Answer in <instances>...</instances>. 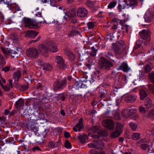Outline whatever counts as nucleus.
<instances>
[{"label": "nucleus", "mask_w": 154, "mask_h": 154, "mask_svg": "<svg viewBox=\"0 0 154 154\" xmlns=\"http://www.w3.org/2000/svg\"><path fill=\"white\" fill-rule=\"evenodd\" d=\"M122 116L125 118H127L129 117L128 109L125 108L122 111Z\"/></svg>", "instance_id": "nucleus-31"}, {"label": "nucleus", "mask_w": 154, "mask_h": 154, "mask_svg": "<svg viewBox=\"0 0 154 154\" xmlns=\"http://www.w3.org/2000/svg\"><path fill=\"white\" fill-rule=\"evenodd\" d=\"M129 4H128L130 7L133 6H135L137 5L136 0H129Z\"/></svg>", "instance_id": "nucleus-43"}, {"label": "nucleus", "mask_w": 154, "mask_h": 154, "mask_svg": "<svg viewBox=\"0 0 154 154\" xmlns=\"http://www.w3.org/2000/svg\"><path fill=\"white\" fill-rule=\"evenodd\" d=\"M34 125V123L30 121L28 122L26 124L27 128L29 130L33 131L35 132L37 130V128Z\"/></svg>", "instance_id": "nucleus-20"}, {"label": "nucleus", "mask_w": 154, "mask_h": 154, "mask_svg": "<svg viewBox=\"0 0 154 154\" xmlns=\"http://www.w3.org/2000/svg\"><path fill=\"white\" fill-rule=\"evenodd\" d=\"M140 137V134L139 133H135L131 136V138L134 140H138Z\"/></svg>", "instance_id": "nucleus-34"}, {"label": "nucleus", "mask_w": 154, "mask_h": 154, "mask_svg": "<svg viewBox=\"0 0 154 154\" xmlns=\"http://www.w3.org/2000/svg\"><path fill=\"white\" fill-rule=\"evenodd\" d=\"M21 75V71L20 69L18 70L14 73V78L17 79V82H18Z\"/></svg>", "instance_id": "nucleus-28"}, {"label": "nucleus", "mask_w": 154, "mask_h": 154, "mask_svg": "<svg viewBox=\"0 0 154 154\" xmlns=\"http://www.w3.org/2000/svg\"><path fill=\"white\" fill-rule=\"evenodd\" d=\"M38 32L35 31H28L26 32V36L29 38H34L35 37Z\"/></svg>", "instance_id": "nucleus-21"}, {"label": "nucleus", "mask_w": 154, "mask_h": 154, "mask_svg": "<svg viewBox=\"0 0 154 154\" xmlns=\"http://www.w3.org/2000/svg\"><path fill=\"white\" fill-rule=\"evenodd\" d=\"M1 50L5 55L6 57L8 55L10 54L9 53L8 51L2 47L1 48Z\"/></svg>", "instance_id": "nucleus-51"}, {"label": "nucleus", "mask_w": 154, "mask_h": 154, "mask_svg": "<svg viewBox=\"0 0 154 154\" xmlns=\"http://www.w3.org/2000/svg\"><path fill=\"white\" fill-rule=\"evenodd\" d=\"M93 142L96 144V145H97L101 147H103L104 145V143L102 140H94Z\"/></svg>", "instance_id": "nucleus-36"}, {"label": "nucleus", "mask_w": 154, "mask_h": 154, "mask_svg": "<svg viewBox=\"0 0 154 154\" xmlns=\"http://www.w3.org/2000/svg\"><path fill=\"white\" fill-rule=\"evenodd\" d=\"M121 133L120 131L116 130L112 133L110 136L112 138H115L120 136Z\"/></svg>", "instance_id": "nucleus-29"}, {"label": "nucleus", "mask_w": 154, "mask_h": 154, "mask_svg": "<svg viewBox=\"0 0 154 154\" xmlns=\"http://www.w3.org/2000/svg\"><path fill=\"white\" fill-rule=\"evenodd\" d=\"M128 111L129 117L133 115L134 114H135L137 111V110L136 109L133 108H131L130 109H128Z\"/></svg>", "instance_id": "nucleus-40"}, {"label": "nucleus", "mask_w": 154, "mask_h": 154, "mask_svg": "<svg viewBox=\"0 0 154 154\" xmlns=\"http://www.w3.org/2000/svg\"><path fill=\"white\" fill-rule=\"evenodd\" d=\"M79 33V32L77 31L72 30L69 32L68 34V37L70 38L71 37L75 35L78 34Z\"/></svg>", "instance_id": "nucleus-38"}, {"label": "nucleus", "mask_w": 154, "mask_h": 154, "mask_svg": "<svg viewBox=\"0 0 154 154\" xmlns=\"http://www.w3.org/2000/svg\"><path fill=\"white\" fill-rule=\"evenodd\" d=\"M92 51L91 52L90 55L92 57H94L95 56L96 54L97 50L95 49L94 47H92Z\"/></svg>", "instance_id": "nucleus-42"}, {"label": "nucleus", "mask_w": 154, "mask_h": 154, "mask_svg": "<svg viewBox=\"0 0 154 154\" xmlns=\"http://www.w3.org/2000/svg\"><path fill=\"white\" fill-rule=\"evenodd\" d=\"M64 136L65 138H69L70 137V135L68 132L67 131H64Z\"/></svg>", "instance_id": "nucleus-61"}, {"label": "nucleus", "mask_w": 154, "mask_h": 154, "mask_svg": "<svg viewBox=\"0 0 154 154\" xmlns=\"http://www.w3.org/2000/svg\"><path fill=\"white\" fill-rule=\"evenodd\" d=\"M153 68V66L152 63H148L144 66V71L145 72H148L152 70Z\"/></svg>", "instance_id": "nucleus-26"}, {"label": "nucleus", "mask_w": 154, "mask_h": 154, "mask_svg": "<svg viewBox=\"0 0 154 154\" xmlns=\"http://www.w3.org/2000/svg\"><path fill=\"white\" fill-rule=\"evenodd\" d=\"M10 68V66H7L3 67L2 69V70L5 72H7L9 70Z\"/></svg>", "instance_id": "nucleus-58"}, {"label": "nucleus", "mask_w": 154, "mask_h": 154, "mask_svg": "<svg viewBox=\"0 0 154 154\" xmlns=\"http://www.w3.org/2000/svg\"><path fill=\"white\" fill-rule=\"evenodd\" d=\"M38 50L42 54L46 56L48 51V47L47 46V43L45 44H40L38 46Z\"/></svg>", "instance_id": "nucleus-11"}, {"label": "nucleus", "mask_w": 154, "mask_h": 154, "mask_svg": "<svg viewBox=\"0 0 154 154\" xmlns=\"http://www.w3.org/2000/svg\"><path fill=\"white\" fill-rule=\"evenodd\" d=\"M129 125L131 128V129L133 131H136L137 127V125L132 122H130L129 123Z\"/></svg>", "instance_id": "nucleus-33"}, {"label": "nucleus", "mask_w": 154, "mask_h": 154, "mask_svg": "<svg viewBox=\"0 0 154 154\" xmlns=\"http://www.w3.org/2000/svg\"><path fill=\"white\" fill-rule=\"evenodd\" d=\"M117 4V1H112L110 2L108 6V8L111 9L114 8Z\"/></svg>", "instance_id": "nucleus-39"}, {"label": "nucleus", "mask_w": 154, "mask_h": 154, "mask_svg": "<svg viewBox=\"0 0 154 154\" xmlns=\"http://www.w3.org/2000/svg\"><path fill=\"white\" fill-rule=\"evenodd\" d=\"M114 116L116 119L117 120H119L120 117L119 114L118 112H116L114 114Z\"/></svg>", "instance_id": "nucleus-54"}, {"label": "nucleus", "mask_w": 154, "mask_h": 154, "mask_svg": "<svg viewBox=\"0 0 154 154\" xmlns=\"http://www.w3.org/2000/svg\"><path fill=\"white\" fill-rule=\"evenodd\" d=\"M102 124L104 127L111 130H112L114 128V123L111 120H105L103 121Z\"/></svg>", "instance_id": "nucleus-13"}, {"label": "nucleus", "mask_w": 154, "mask_h": 154, "mask_svg": "<svg viewBox=\"0 0 154 154\" xmlns=\"http://www.w3.org/2000/svg\"><path fill=\"white\" fill-rule=\"evenodd\" d=\"M139 110L142 113H144L146 112L145 109L143 107H139Z\"/></svg>", "instance_id": "nucleus-57"}, {"label": "nucleus", "mask_w": 154, "mask_h": 154, "mask_svg": "<svg viewBox=\"0 0 154 154\" xmlns=\"http://www.w3.org/2000/svg\"><path fill=\"white\" fill-rule=\"evenodd\" d=\"M88 13L87 10L83 8H80L77 11V15L80 17H85L87 15Z\"/></svg>", "instance_id": "nucleus-16"}, {"label": "nucleus", "mask_w": 154, "mask_h": 154, "mask_svg": "<svg viewBox=\"0 0 154 154\" xmlns=\"http://www.w3.org/2000/svg\"><path fill=\"white\" fill-rule=\"evenodd\" d=\"M65 146L66 148H70L71 144L69 141H66V142L65 143Z\"/></svg>", "instance_id": "nucleus-60"}, {"label": "nucleus", "mask_w": 154, "mask_h": 154, "mask_svg": "<svg viewBox=\"0 0 154 154\" xmlns=\"http://www.w3.org/2000/svg\"><path fill=\"white\" fill-rule=\"evenodd\" d=\"M137 96L133 94L126 95L125 97V101L127 103H134L137 100Z\"/></svg>", "instance_id": "nucleus-12"}, {"label": "nucleus", "mask_w": 154, "mask_h": 154, "mask_svg": "<svg viewBox=\"0 0 154 154\" xmlns=\"http://www.w3.org/2000/svg\"><path fill=\"white\" fill-rule=\"evenodd\" d=\"M88 146L89 148H94L98 149V147L95 143H91L88 144Z\"/></svg>", "instance_id": "nucleus-49"}, {"label": "nucleus", "mask_w": 154, "mask_h": 154, "mask_svg": "<svg viewBox=\"0 0 154 154\" xmlns=\"http://www.w3.org/2000/svg\"><path fill=\"white\" fill-rule=\"evenodd\" d=\"M1 86L2 88L4 89V90L6 91H9L10 90L9 88L8 87L6 86H4L3 85L2 83H1Z\"/></svg>", "instance_id": "nucleus-52"}, {"label": "nucleus", "mask_w": 154, "mask_h": 154, "mask_svg": "<svg viewBox=\"0 0 154 154\" xmlns=\"http://www.w3.org/2000/svg\"><path fill=\"white\" fill-rule=\"evenodd\" d=\"M115 49L117 53L120 54L124 49L125 46L123 42H117L116 44Z\"/></svg>", "instance_id": "nucleus-15"}, {"label": "nucleus", "mask_w": 154, "mask_h": 154, "mask_svg": "<svg viewBox=\"0 0 154 154\" xmlns=\"http://www.w3.org/2000/svg\"><path fill=\"white\" fill-rule=\"evenodd\" d=\"M96 3L95 1H89L86 3V5L91 8H92L95 6Z\"/></svg>", "instance_id": "nucleus-35"}, {"label": "nucleus", "mask_w": 154, "mask_h": 154, "mask_svg": "<svg viewBox=\"0 0 154 154\" xmlns=\"http://www.w3.org/2000/svg\"><path fill=\"white\" fill-rule=\"evenodd\" d=\"M26 54L28 57L32 59L37 58L38 56V50L34 47L30 48L27 49Z\"/></svg>", "instance_id": "nucleus-2"}, {"label": "nucleus", "mask_w": 154, "mask_h": 154, "mask_svg": "<svg viewBox=\"0 0 154 154\" xmlns=\"http://www.w3.org/2000/svg\"><path fill=\"white\" fill-rule=\"evenodd\" d=\"M37 63L40 68L45 71H49L53 69V67L50 64L45 63L41 60H39Z\"/></svg>", "instance_id": "nucleus-8"}, {"label": "nucleus", "mask_w": 154, "mask_h": 154, "mask_svg": "<svg viewBox=\"0 0 154 154\" xmlns=\"http://www.w3.org/2000/svg\"><path fill=\"white\" fill-rule=\"evenodd\" d=\"M57 43L52 41H48L47 43V46L48 47V51H49L51 52L55 53L58 51Z\"/></svg>", "instance_id": "nucleus-6"}, {"label": "nucleus", "mask_w": 154, "mask_h": 154, "mask_svg": "<svg viewBox=\"0 0 154 154\" xmlns=\"http://www.w3.org/2000/svg\"><path fill=\"white\" fill-rule=\"evenodd\" d=\"M119 70H122L124 72H128L130 69V68L128 67L127 63H123L119 66L118 68Z\"/></svg>", "instance_id": "nucleus-19"}, {"label": "nucleus", "mask_w": 154, "mask_h": 154, "mask_svg": "<svg viewBox=\"0 0 154 154\" xmlns=\"http://www.w3.org/2000/svg\"><path fill=\"white\" fill-rule=\"evenodd\" d=\"M28 88V87L27 85H22L20 87V89L22 91H24L27 90Z\"/></svg>", "instance_id": "nucleus-59"}, {"label": "nucleus", "mask_w": 154, "mask_h": 154, "mask_svg": "<svg viewBox=\"0 0 154 154\" xmlns=\"http://www.w3.org/2000/svg\"><path fill=\"white\" fill-rule=\"evenodd\" d=\"M140 99L141 100H143L147 96V94L143 89H142L140 91Z\"/></svg>", "instance_id": "nucleus-27"}, {"label": "nucleus", "mask_w": 154, "mask_h": 154, "mask_svg": "<svg viewBox=\"0 0 154 154\" xmlns=\"http://www.w3.org/2000/svg\"><path fill=\"white\" fill-rule=\"evenodd\" d=\"M66 85V79L64 78L60 81L57 80L54 85V90L57 91L60 89L63 88Z\"/></svg>", "instance_id": "nucleus-5"}, {"label": "nucleus", "mask_w": 154, "mask_h": 154, "mask_svg": "<svg viewBox=\"0 0 154 154\" xmlns=\"http://www.w3.org/2000/svg\"><path fill=\"white\" fill-rule=\"evenodd\" d=\"M67 54L68 55L72 60H74L75 58V56L74 54L70 51H67Z\"/></svg>", "instance_id": "nucleus-46"}, {"label": "nucleus", "mask_w": 154, "mask_h": 154, "mask_svg": "<svg viewBox=\"0 0 154 154\" xmlns=\"http://www.w3.org/2000/svg\"><path fill=\"white\" fill-rule=\"evenodd\" d=\"M154 116V109H152L150 110L148 114V117L152 118Z\"/></svg>", "instance_id": "nucleus-56"}, {"label": "nucleus", "mask_w": 154, "mask_h": 154, "mask_svg": "<svg viewBox=\"0 0 154 154\" xmlns=\"http://www.w3.org/2000/svg\"><path fill=\"white\" fill-rule=\"evenodd\" d=\"M146 141V139H142L137 142V145L138 146L140 147L141 149L146 150L149 146V145L145 143Z\"/></svg>", "instance_id": "nucleus-14"}, {"label": "nucleus", "mask_w": 154, "mask_h": 154, "mask_svg": "<svg viewBox=\"0 0 154 154\" xmlns=\"http://www.w3.org/2000/svg\"><path fill=\"white\" fill-rule=\"evenodd\" d=\"M124 126V125L121 124L120 123L117 122H116V130H118L122 132V130Z\"/></svg>", "instance_id": "nucleus-32"}, {"label": "nucleus", "mask_w": 154, "mask_h": 154, "mask_svg": "<svg viewBox=\"0 0 154 154\" xmlns=\"http://www.w3.org/2000/svg\"><path fill=\"white\" fill-rule=\"evenodd\" d=\"M125 80L126 78L125 76L122 75H120L118 79L116 80L115 82L114 88L116 89L120 88L121 87L120 86L125 82Z\"/></svg>", "instance_id": "nucleus-7"}, {"label": "nucleus", "mask_w": 154, "mask_h": 154, "mask_svg": "<svg viewBox=\"0 0 154 154\" xmlns=\"http://www.w3.org/2000/svg\"><path fill=\"white\" fill-rule=\"evenodd\" d=\"M148 86L149 91L152 92L153 94H154V86L151 84H149Z\"/></svg>", "instance_id": "nucleus-48"}, {"label": "nucleus", "mask_w": 154, "mask_h": 154, "mask_svg": "<svg viewBox=\"0 0 154 154\" xmlns=\"http://www.w3.org/2000/svg\"><path fill=\"white\" fill-rule=\"evenodd\" d=\"M43 21L45 23H46V21L43 19L42 20L36 22L32 19L27 18L24 20V23L25 26L32 28H34L35 26H37L38 24L41 23Z\"/></svg>", "instance_id": "nucleus-1"}, {"label": "nucleus", "mask_w": 154, "mask_h": 154, "mask_svg": "<svg viewBox=\"0 0 154 154\" xmlns=\"http://www.w3.org/2000/svg\"><path fill=\"white\" fill-rule=\"evenodd\" d=\"M67 15L69 18L74 17L76 16V13L75 11L73 10H70L67 13Z\"/></svg>", "instance_id": "nucleus-37"}, {"label": "nucleus", "mask_w": 154, "mask_h": 154, "mask_svg": "<svg viewBox=\"0 0 154 154\" xmlns=\"http://www.w3.org/2000/svg\"><path fill=\"white\" fill-rule=\"evenodd\" d=\"M61 0H50V5L52 6H55L56 5V2H59Z\"/></svg>", "instance_id": "nucleus-47"}, {"label": "nucleus", "mask_w": 154, "mask_h": 154, "mask_svg": "<svg viewBox=\"0 0 154 154\" xmlns=\"http://www.w3.org/2000/svg\"><path fill=\"white\" fill-rule=\"evenodd\" d=\"M112 66V64L111 62L103 57L101 58L99 63V67L100 68L108 69Z\"/></svg>", "instance_id": "nucleus-3"}, {"label": "nucleus", "mask_w": 154, "mask_h": 154, "mask_svg": "<svg viewBox=\"0 0 154 154\" xmlns=\"http://www.w3.org/2000/svg\"><path fill=\"white\" fill-rule=\"evenodd\" d=\"M87 80L86 81H82L80 80L79 81L76 82L75 85L76 86L77 88H84L86 86L83 83L84 82H86Z\"/></svg>", "instance_id": "nucleus-23"}, {"label": "nucleus", "mask_w": 154, "mask_h": 154, "mask_svg": "<svg viewBox=\"0 0 154 154\" xmlns=\"http://www.w3.org/2000/svg\"><path fill=\"white\" fill-rule=\"evenodd\" d=\"M55 61L57 63V66L61 69H65L67 67V65L64 63L63 59L60 56H57L55 57Z\"/></svg>", "instance_id": "nucleus-9"}, {"label": "nucleus", "mask_w": 154, "mask_h": 154, "mask_svg": "<svg viewBox=\"0 0 154 154\" xmlns=\"http://www.w3.org/2000/svg\"><path fill=\"white\" fill-rule=\"evenodd\" d=\"M87 26L89 29H93L95 26L94 23L92 22H89L87 24Z\"/></svg>", "instance_id": "nucleus-45"}, {"label": "nucleus", "mask_w": 154, "mask_h": 154, "mask_svg": "<svg viewBox=\"0 0 154 154\" xmlns=\"http://www.w3.org/2000/svg\"><path fill=\"white\" fill-rule=\"evenodd\" d=\"M5 60L2 55L0 54V65H3L5 64Z\"/></svg>", "instance_id": "nucleus-44"}, {"label": "nucleus", "mask_w": 154, "mask_h": 154, "mask_svg": "<svg viewBox=\"0 0 154 154\" xmlns=\"http://www.w3.org/2000/svg\"><path fill=\"white\" fill-rule=\"evenodd\" d=\"M139 118V116L138 114L134 115L132 117V119L134 120H136Z\"/></svg>", "instance_id": "nucleus-63"}, {"label": "nucleus", "mask_w": 154, "mask_h": 154, "mask_svg": "<svg viewBox=\"0 0 154 154\" xmlns=\"http://www.w3.org/2000/svg\"><path fill=\"white\" fill-rule=\"evenodd\" d=\"M66 96V94L64 93L61 94L59 95L60 99L62 101H64L65 100Z\"/></svg>", "instance_id": "nucleus-50"}, {"label": "nucleus", "mask_w": 154, "mask_h": 154, "mask_svg": "<svg viewBox=\"0 0 154 154\" xmlns=\"http://www.w3.org/2000/svg\"><path fill=\"white\" fill-rule=\"evenodd\" d=\"M33 94L36 97V99L34 98V101L36 100H38L39 103L42 102L44 104L47 103L48 102V100L47 98L45 97L42 93L40 94L38 93V91H35L33 92Z\"/></svg>", "instance_id": "nucleus-4"}, {"label": "nucleus", "mask_w": 154, "mask_h": 154, "mask_svg": "<svg viewBox=\"0 0 154 154\" xmlns=\"http://www.w3.org/2000/svg\"><path fill=\"white\" fill-rule=\"evenodd\" d=\"M150 34V31L149 29H143L141 32L140 35L143 39L145 40L147 42H149L151 39Z\"/></svg>", "instance_id": "nucleus-10"}, {"label": "nucleus", "mask_w": 154, "mask_h": 154, "mask_svg": "<svg viewBox=\"0 0 154 154\" xmlns=\"http://www.w3.org/2000/svg\"><path fill=\"white\" fill-rule=\"evenodd\" d=\"M42 88V85L41 84H38L36 86V88L38 91L40 90H41Z\"/></svg>", "instance_id": "nucleus-64"}, {"label": "nucleus", "mask_w": 154, "mask_h": 154, "mask_svg": "<svg viewBox=\"0 0 154 154\" xmlns=\"http://www.w3.org/2000/svg\"><path fill=\"white\" fill-rule=\"evenodd\" d=\"M2 82L4 83H5L6 82L5 80L3 78L2 76L0 75V85H1V83H2Z\"/></svg>", "instance_id": "nucleus-62"}, {"label": "nucleus", "mask_w": 154, "mask_h": 154, "mask_svg": "<svg viewBox=\"0 0 154 154\" xmlns=\"http://www.w3.org/2000/svg\"><path fill=\"white\" fill-rule=\"evenodd\" d=\"M98 127L97 126H94L91 128V130L93 132H96L98 131Z\"/></svg>", "instance_id": "nucleus-53"}, {"label": "nucleus", "mask_w": 154, "mask_h": 154, "mask_svg": "<svg viewBox=\"0 0 154 154\" xmlns=\"http://www.w3.org/2000/svg\"><path fill=\"white\" fill-rule=\"evenodd\" d=\"M104 90H101L100 91L99 95L100 98H103L105 96V94L104 93Z\"/></svg>", "instance_id": "nucleus-55"}, {"label": "nucleus", "mask_w": 154, "mask_h": 154, "mask_svg": "<svg viewBox=\"0 0 154 154\" xmlns=\"http://www.w3.org/2000/svg\"><path fill=\"white\" fill-rule=\"evenodd\" d=\"M16 108L17 109H19L24 105V103L23 100L22 98H20L17 101L15 105Z\"/></svg>", "instance_id": "nucleus-24"}, {"label": "nucleus", "mask_w": 154, "mask_h": 154, "mask_svg": "<svg viewBox=\"0 0 154 154\" xmlns=\"http://www.w3.org/2000/svg\"><path fill=\"white\" fill-rule=\"evenodd\" d=\"M83 128V120L81 119L79 120L78 123L76 126L73 128V130L75 131H80Z\"/></svg>", "instance_id": "nucleus-18"}, {"label": "nucleus", "mask_w": 154, "mask_h": 154, "mask_svg": "<svg viewBox=\"0 0 154 154\" xmlns=\"http://www.w3.org/2000/svg\"><path fill=\"white\" fill-rule=\"evenodd\" d=\"M128 5L126 1H125L123 2H120L119 4L118 9L119 12H121L122 10L125 8L126 6H128Z\"/></svg>", "instance_id": "nucleus-22"}, {"label": "nucleus", "mask_w": 154, "mask_h": 154, "mask_svg": "<svg viewBox=\"0 0 154 154\" xmlns=\"http://www.w3.org/2000/svg\"><path fill=\"white\" fill-rule=\"evenodd\" d=\"M150 80L154 85V71L152 72L149 74Z\"/></svg>", "instance_id": "nucleus-41"}, {"label": "nucleus", "mask_w": 154, "mask_h": 154, "mask_svg": "<svg viewBox=\"0 0 154 154\" xmlns=\"http://www.w3.org/2000/svg\"><path fill=\"white\" fill-rule=\"evenodd\" d=\"M78 137L79 140L82 143H85L86 139L88 138L87 136L85 134L80 135Z\"/></svg>", "instance_id": "nucleus-30"}, {"label": "nucleus", "mask_w": 154, "mask_h": 154, "mask_svg": "<svg viewBox=\"0 0 154 154\" xmlns=\"http://www.w3.org/2000/svg\"><path fill=\"white\" fill-rule=\"evenodd\" d=\"M153 104L151 99L147 98L145 100V106L147 108H150L152 107Z\"/></svg>", "instance_id": "nucleus-25"}, {"label": "nucleus", "mask_w": 154, "mask_h": 154, "mask_svg": "<svg viewBox=\"0 0 154 154\" xmlns=\"http://www.w3.org/2000/svg\"><path fill=\"white\" fill-rule=\"evenodd\" d=\"M153 16L154 14L153 13H150L149 11L146 12L144 17L145 21L146 22H150L152 21Z\"/></svg>", "instance_id": "nucleus-17"}]
</instances>
